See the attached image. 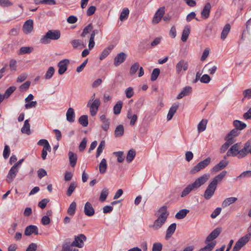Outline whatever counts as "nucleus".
<instances>
[{"instance_id": "8", "label": "nucleus", "mask_w": 251, "mask_h": 251, "mask_svg": "<svg viewBox=\"0 0 251 251\" xmlns=\"http://www.w3.org/2000/svg\"><path fill=\"white\" fill-rule=\"evenodd\" d=\"M100 105V100L99 99L95 100L92 102L90 101L87 103V106L90 108V112L92 116L96 115Z\"/></svg>"}, {"instance_id": "52", "label": "nucleus", "mask_w": 251, "mask_h": 251, "mask_svg": "<svg viewBox=\"0 0 251 251\" xmlns=\"http://www.w3.org/2000/svg\"><path fill=\"white\" fill-rule=\"evenodd\" d=\"M160 74V70L158 68H155L154 69H153L152 73H151V81H154L155 80L159 75Z\"/></svg>"}, {"instance_id": "16", "label": "nucleus", "mask_w": 251, "mask_h": 251, "mask_svg": "<svg viewBox=\"0 0 251 251\" xmlns=\"http://www.w3.org/2000/svg\"><path fill=\"white\" fill-rule=\"evenodd\" d=\"M221 229L220 228H217L213 230L210 234L206 237L205 243H207L210 241H213L220 234Z\"/></svg>"}, {"instance_id": "4", "label": "nucleus", "mask_w": 251, "mask_h": 251, "mask_svg": "<svg viewBox=\"0 0 251 251\" xmlns=\"http://www.w3.org/2000/svg\"><path fill=\"white\" fill-rule=\"evenodd\" d=\"M61 36L60 31L58 30H49L40 39L42 44H49L50 40H57Z\"/></svg>"}, {"instance_id": "27", "label": "nucleus", "mask_w": 251, "mask_h": 251, "mask_svg": "<svg viewBox=\"0 0 251 251\" xmlns=\"http://www.w3.org/2000/svg\"><path fill=\"white\" fill-rule=\"evenodd\" d=\"M71 43L74 49H76L77 48L82 49L86 47V45L83 43V42L79 39L73 40Z\"/></svg>"}, {"instance_id": "29", "label": "nucleus", "mask_w": 251, "mask_h": 251, "mask_svg": "<svg viewBox=\"0 0 251 251\" xmlns=\"http://www.w3.org/2000/svg\"><path fill=\"white\" fill-rule=\"evenodd\" d=\"M114 48V46L113 45H110L108 47H107L106 48L104 49L100 56V59L102 60L103 59H104V58H105L110 53V52H111V51Z\"/></svg>"}, {"instance_id": "23", "label": "nucleus", "mask_w": 251, "mask_h": 251, "mask_svg": "<svg viewBox=\"0 0 251 251\" xmlns=\"http://www.w3.org/2000/svg\"><path fill=\"white\" fill-rule=\"evenodd\" d=\"M211 4L210 3L207 2L204 6L203 10L201 12V15L202 18L206 19H207L209 16L210 10H211Z\"/></svg>"}, {"instance_id": "6", "label": "nucleus", "mask_w": 251, "mask_h": 251, "mask_svg": "<svg viewBox=\"0 0 251 251\" xmlns=\"http://www.w3.org/2000/svg\"><path fill=\"white\" fill-rule=\"evenodd\" d=\"M251 234H247L239 239L235 243L233 251H239L249 241Z\"/></svg>"}, {"instance_id": "26", "label": "nucleus", "mask_w": 251, "mask_h": 251, "mask_svg": "<svg viewBox=\"0 0 251 251\" xmlns=\"http://www.w3.org/2000/svg\"><path fill=\"white\" fill-rule=\"evenodd\" d=\"M68 156L70 165L71 167H74L76 165L77 159L76 154L70 151L68 152Z\"/></svg>"}, {"instance_id": "25", "label": "nucleus", "mask_w": 251, "mask_h": 251, "mask_svg": "<svg viewBox=\"0 0 251 251\" xmlns=\"http://www.w3.org/2000/svg\"><path fill=\"white\" fill-rule=\"evenodd\" d=\"M66 119L70 123H73L75 121V113L73 108L70 107L67 110L66 112Z\"/></svg>"}, {"instance_id": "15", "label": "nucleus", "mask_w": 251, "mask_h": 251, "mask_svg": "<svg viewBox=\"0 0 251 251\" xmlns=\"http://www.w3.org/2000/svg\"><path fill=\"white\" fill-rule=\"evenodd\" d=\"M216 189V188L209 183L204 192L203 197L207 200L210 199L213 196Z\"/></svg>"}, {"instance_id": "31", "label": "nucleus", "mask_w": 251, "mask_h": 251, "mask_svg": "<svg viewBox=\"0 0 251 251\" xmlns=\"http://www.w3.org/2000/svg\"><path fill=\"white\" fill-rule=\"evenodd\" d=\"M127 118L130 120V125L131 126H134L137 120V116L136 114H132L131 109L128 110Z\"/></svg>"}, {"instance_id": "11", "label": "nucleus", "mask_w": 251, "mask_h": 251, "mask_svg": "<svg viewBox=\"0 0 251 251\" xmlns=\"http://www.w3.org/2000/svg\"><path fill=\"white\" fill-rule=\"evenodd\" d=\"M165 13V7L163 6L159 8L156 13H155L153 19L152 20V23L153 24H158L163 18V16Z\"/></svg>"}, {"instance_id": "19", "label": "nucleus", "mask_w": 251, "mask_h": 251, "mask_svg": "<svg viewBox=\"0 0 251 251\" xmlns=\"http://www.w3.org/2000/svg\"><path fill=\"white\" fill-rule=\"evenodd\" d=\"M33 233L35 235L38 234V229L37 226L34 225L27 226L25 229V234L26 236H29Z\"/></svg>"}, {"instance_id": "24", "label": "nucleus", "mask_w": 251, "mask_h": 251, "mask_svg": "<svg viewBox=\"0 0 251 251\" xmlns=\"http://www.w3.org/2000/svg\"><path fill=\"white\" fill-rule=\"evenodd\" d=\"M190 33V27L188 25L184 26L181 35V40L183 42L187 41Z\"/></svg>"}, {"instance_id": "58", "label": "nucleus", "mask_w": 251, "mask_h": 251, "mask_svg": "<svg viewBox=\"0 0 251 251\" xmlns=\"http://www.w3.org/2000/svg\"><path fill=\"white\" fill-rule=\"evenodd\" d=\"M114 154H116L117 157V161L119 163L122 162L124 160V156L123 152L122 151H117L114 152Z\"/></svg>"}, {"instance_id": "38", "label": "nucleus", "mask_w": 251, "mask_h": 251, "mask_svg": "<svg viewBox=\"0 0 251 251\" xmlns=\"http://www.w3.org/2000/svg\"><path fill=\"white\" fill-rule=\"evenodd\" d=\"M73 245H72L71 243H64L62 245V249L61 251H78V250L77 249H73Z\"/></svg>"}, {"instance_id": "43", "label": "nucleus", "mask_w": 251, "mask_h": 251, "mask_svg": "<svg viewBox=\"0 0 251 251\" xmlns=\"http://www.w3.org/2000/svg\"><path fill=\"white\" fill-rule=\"evenodd\" d=\"M79 123L84 127H86L88 125V116L82 115L78 119Z\"/></svg>"}, {"instance_id": "9", "label": "nucleus", "mask_w": 251, "mask_h": 251, "mask_svg": "<svg viewBox=\"0 0 251 251\" xmlns=\"http://www.w3.org/2000/svg\"><path fill=\"white\" fill-rule=\"evenodd\" d=\"M86 240V237L83 234L75 236L74 241L71 243L74 247L81 248L83 247L84 241Z\"/></svg>"}, {"instance_id": "13", "label": "nucleus", "mask_w": 251, "mask_h": 251, "mask_svg": "<svg viewBox=\"0 0 251 251\" xmlns=\"http://www.w3.org/2000/svg\"><path fill=\"white\" fill-rule=\"evenodd\" d=\"M227 172L223 171L220 174L215 176L210 182V184L217 188V185L221 182L226 175Z\"/></svg>"}, {"instance_id": "14", "label": "nucleus", "mask_w": 251, "mask_h": 251, "mask_svg": "<svg viewBox=\"0 0 251 251\" xmlns=\"http://www.w3.org/2000/svg\"><path fill=\"white\" fill-rule=\"evenodd\" d=\"M19 171V169L14 165L11 168L7 176L6 181L8 183H11Z\"/></svg>"}, {"instance_id": "63", "label": "nucleus", "mask_w": 251, "mask_h": 251, "mask_svg": "<svg viewBox=\"0 0 251 251\" xmlns=\"http://www.w3.org/2000/svg\"><path fill=\"white\" fill-rule=\"evenodd\" d=\"M30 85V82L29 81H27L24 83H23L20 87V90L22 91H26L29 86Z\"/></svg>"}, {"instance_id": "5", "label": "nucleus", "mask_w": 251, "mask_h": 251, "mask_svg": "<svg viewBox=\"0 0 251 251\" xmlns=\"http://www.w3.org/2000/svg\"><path fill=\"white\" fill-rule=\"evenodd\" d=\"M211 161V159L209 157L206 158L205 159L202 161H200L190 170V173L191 174H195L201 170L204 169L210 164Z\"/></svg>"}, {"instance_id": "37", "label": "nucleus", "mask_w": 251, "mask_h": 251, "mask_svg": "<svg viewBox=\"0 0 251 251\" xmlns=\"http://www.w3.org/2000/svg\"><path fill=\"white\" fill-rule=\"evenodd\" d=\"M207 120L206 119H202L198 125V131L199 132H201L204 131L206 128L207 124Z\"/></svg>"}, {"instance_id": "20", "label": "nucleus", "mask_w": 251, "mask_h": 251, "mask_svg": "<svg viewBox=\"0 0 251 251\" xmlns=\"http://www.w3.org/2000/svg\"><path fill=\"white\" fill-rule=\"evenodd\" d=\"M84 212L86 215L88 216H92L95 213V210L92 204L89 202H87L84 206Z\"/></svg>"}, {"instance_id": "30", "label": "nucleus", "mask_w": 251, "mask_h": 251, "mask_svg": "<svg viewBox=\"0 0 251 251\" xmlns=\"http://www.w3.org/2000/svg\"><path fill=\"white\" fill-rule=\"evenodd\" d=\"M231 26L228 24H226L224 27L221 34V39L225 40L230 30Z\"/></svg>"}, {"instance_id": "53", "label": "nucleus", "mask_w": 251, "mask_h": 251, "mask_svg": "<svg viewBox=\"0 0 251 251\" xmlns=\"http://www.w3.org/2000/svg\"><path fill=\"white\" fill-rule=\"evenodd\" d=\"M125 93L126 95V97L127 98H131L133 95H134V91L133 89L131 87H128L126 90H125Z\"/></svg>"}, {"instance_id": "18", "label": "nucleus", "mask_w": 251, "mask_h": 251, "mask_svg": "<svg viewBox=\"0 0 251 251\" xmlns=\"http://www.w3.org/2000/svg\"><path fill=\"white\" fill-rule=\"evenodd\" d=\"M126 57V54L123 52L118 53L114 58V64L115 66H118L120 64L125 61Z\"/></svg>"}, {"instance_id": "54", "label": "nucleus", "mask_w": 251, "mask_h": 251, "mask_svg": "<svg viewBox=\"0 0 251 251\" xmlns=\"http://www.w3.org/2000/svg\"><path fill=\"white\" fill-rule=\"evenodd\" d=\"M47 151H51V147L47 146L43 147L42 151V158L43 160H45L47 155Z\"/></svg>"}, {"instance_id": "34", "label": "nucleus", "mask_w": 251, "mask_h": 251, "mask_svg": "<svg viewBox=\"0 0 251 251\" xmlns=\"http://www.w3.org/2000/svg\"><path fill=\"white\" fill-rule=\"evenodd\" d=\"M237 200V198L236 197H230L226 199L222 202V206L223 207H226L230 204L234 203Z\"/></svg>"}, {"instance_id": "2", "label": "nucleus", "mask_w": 251, "mask_h": 251, "mask_svg": "<svg viewBox=\"0 0 251 251\" xmlns=\"http://www.w3.org/2000/svg\"><path fill=\"white\" fill-rule=\"evenodd\" d=\"M249 144L246 143L244 148L240 149V144L236 143L232 145L226 152V156H236L238 158H242L247 155V149Z\"/></svg>"}, {"instance_id": "60", "label": "nucleus", "mask_w": 251, "mask_h": 251, "mask_svg": "<svg viewBox=\"0 0 251 251\" xmlns=\"http://www.w3.org/2000/svg\"><path fill=\"white\" fill-rule=\"evenodd\" d=\"M16 87L15 86H11L9 87L5 91L4 95L5 98H8L15 90Z\"/></svg>"}, {"instance_id": "7", "label": "nucleus", "mask_w": 251, "mask_h": 251, "mask_svg": "<svg viewBox=\"0 0 251 251\" xmlns=\"http://www.w3.org/2000/svg\"><path fill=\"white\" fill-rule=\"evenodd\" d=\"M188 68V63L184 60H180L176 65V73L178 75H182Z\"/></svg>"}, {"instance_id": "42", "label": "nucleus", "mask_w": 251, "mask_h": 251, "mask_svg": "<svg viewBox=\"0 0 251 251\" xmlns=\"http://www.w3.org/2000/svg\"><path fill=\"white\" fill-rule=\"evenodd\" d=\"M233 125L238 130L244 129L247 126L246 124L239 120L234 121Z\"/></svg>"}, {"instance_id": "36", "label": "nucleus", "mask_w": 251, "mask_h": 251, "mask_svg": "<svg viewBox=\"0 0 251 251\" xmlns=\"http://www.w3.org/2000/svg\"><path fill=\"white\" fill-rule=\"evenodd\" d=\"M216 245V241H213L209 243L204 247L201 248L199 251H211Z\"/></svg>"}, {"instance_id": "50", "label": "nucleus", "mask_w": 251, "mask_h": 251, "mask_svg": "<svg viewBox=\"0 0 251 251\" xmlns=\"http://www.w3.org/2000/svg\"><path fill=\"white\" fill-rule=\"evenodd\" d=\"M93 29V26L91 24H89L83 29V31L81 34V36L84 37L86 35L89 33Z\"/></svg>"}, {"instance_id": "41", "label": "nucleus", "mask_w": 251, "mask_h": 251, "mask_svg": "<svg viewBox=\"0 0 251 251\" xmlns=\"http://www.w3.org/2000/svg\"><path fill=\"white\" fill-rule=\"evenodd\" d=\"M107 169V163L105 159L103 158L99 165L100 172L101 174H103L106 172Z\"/></svg>"}, {"instance_id": "1", "label": "nucleus", "mask_w": 251, "mask_h": 251, "mask_svg": "<svg viewBox=\"0 0 251 251\" xmlns=\"http://www.w3.org/2000/svg\"><path fill=\"white\" fill-rule=\"evenodd\" d=\"M209 177V174H205L197 178L194 182L189 184L183 189L180 195L181 197L184 198L187 196L193 190L200 188L208 180Z\"/></svg>"}, {"instance_id": "62", "label": "nucleus", "mask_w": 251, "mask_h": 251, "mask_svg": "<svg viewBox=\"0 0 251 251\" xmlns=\"http://www.w3.org/2000/svg\"><path fill=\"white\" fill-rule=\"evenodd\" d=\"M37 101H31L29 102L26 103L25 105V108L26 109H28L33 107H35L37 105Z\"/></svg>"}, {"instance_id": "47", "label": "nucleus", "mask_w": 251, "mask_h": 251, "mask_svg": "<svg viewBox=\"0 0 251 251\" xmlns=\"http://www.w3.org/2000/svg\"><path fill=\"white\" fill-rule=\"evenodd\" d=\"M105 141L103 140L101 141L100 142V143L99 145V147L97 150V153H96V157L97 158H98L100 155V154L101 153V152H102V151L105 147Z\"/></svg>"}, {"instance_id": "22", "label": "nucleus", "mask_w": 251, "mask_h": 251, "mask_svg": "<svg viewBox=\"0 0 251 251\" xmlns=\"http://www.w3.org/2000/svg\"><path fill=\"white\" fill-rule=\"evenodd\" d=\"M192 92V87L190 86L185 87L180 93L177 95L176 98L177 99H181L185 96L189 95Z\"/></svg>"}, {"instance_id": "61", "label": "nucleus", "mask_w": 251, "mask_h": 251, "mask_svg": "<svg viewBox=\"0 0 251 251\" xmlns=\"http://www.w3.org/2000/svg\"><path fill=\"white\" fill-rule=\"evenodd\" d=\"M211 80L210 77L208 75H203L200 78V81L202 83H208Z\"/></svg>"}, {"instance_id": "64", "label": "nucleus", "mask_w": 251, "mask_h": 251, "mask_svg": "<svg viewBox=\"0 0 251 251\" xmlns=\"http://www.w3.org/2000/svg\"><path fill=\"white\" fill-rule=\"evenodd\" d=\"M222 210L221 208L217 207L216 208L214 211L211 214V217L213 219L216 218L221 213Z\"/></svg>"}, {"instance_id": "33", "label": "nucleus", "mask_w": 251, "mask_h": 251, "mask_svg": "<svg viewBox=\"0 0 251 251\" xmlns=\"http://www.w3.org/2000/svg\"><path fill=\"white\" fill-rule=\"evenodd\" d=\"M189 212V210L188 209H182L176 213L175 218L178 220L182 219L186 216Z\"/></svg>"}, {"instance_id": "28", "label": "nucleus", "mask_w": 251, "mask_h": 251, "mask_svg": "<svg viewBox=\"0 0 251 251\" xmlns=\"http://www.w3.org/2000/svg\"><path fill=\"white\" fill-rule=\"evenodd\" d=\"M176 227V225L175 223H173L168 227L166 230V238H170L172 235L175 232Z\"/></svg>"}, {"instance_id": "35", "label": "nucleus", "mask_w": 251, "mask_h": 251, "mask_svg": "<svg viewBox=\"0 0 251 251\" xmlns=\"http://www.w3.org/2000/svg\"><path fill=\"white\" fill-rule=\"evenodd\" d=\"M124 133V127L122 125H118L114 131V135L116 137H121Z\"/></svg>"}, {"instance_id": "17", "label": "nucleus", "mask_w": 251, "mask_h": 251, "mask_svg": "<svg viewBox=\"0 0 251 251\" xmlns=\"http://www.w3.org/2000/svg\"><path fill=\"white\" fill-rule=\"evenodd\" d=\"M228 162L226 160H223L212 169L211 172L216 173L224 169L228 165Z\"/></svg>"}, {"instance_id": "51", "label": "nucleus", "mask_w": 251, "mask_h": 251, "mask_svg": "<svg viewBox=\"0 0 251 251\" xmlns=\"http://www.w3.org/2000/svg\"><path fill=\"white\" fill-rule=\"evenodd\" d=\"M76 187V183L74 182H72L70 184V185L67 190V195L68 196H70L72 195V194L73 193V192L74 191V190H75Z\"/></svg>"}, {"instance_id": "48", "label": "nucleus", "mask_w": 251, "mask_h": 251, "mask_svg": "<svg viewBox=\"0 0 251 251\" xmlns=\"http://www.w3.org/2000/svg\"><path fill=\"white\" fill-rule=\"evenodd\" d=\"M108 189L106 188H103L102 190L100 195V197L99 198L100 201L101 202L104 201L106 200V199L108 196Z\"/></svg>"}, {"instance_id": "32", "label": "nucleus", "mask_w": 251, "mask_h": 251, "mask_svg": "<svg viewBox=\"0 0 251 251\" xmlns=\"http://www.w3.org/2000/svg\"><path fill=\"white\" fill-rule=\"evenodd\" d=\"M21 132L23 133L26 134L27 135H30L31 134L30 124L29 123L28 120L25 121L24 126L21 128Z\"/></svg>"}, {"instance_id": "10", "label": "nucleus", "mask_w": 251, "mask_h": 251, "mask_svg": "<svg viewBox=\"0 0 251 251\" xmlns=\"http://www.w3.org/2000/svg\"><path fill=\"white\" fill-rule=\"evenodd\" d=\"M22 30L25 34H28L33 30V21L29 19L26 21L22 27Z\"/></svg>"}, {"instance_id": "39", "label": "nucleus", "mask_w": 251, "mask_h": 251, "mask_svg": "<svg viewBox=\"0 0 251 251\" xmlns=\"http://www.w3.org/2000/svg\"><path fill=\"white\" fill-rule=\"evenodd\" d=\"M54 68L51 66L50 67L44 75L45 79L47 80L50 79L54 75Z\"/></svg>"}, {"instance_id": "59", "label": "nucleus", "mask_w": 251, "mask_h": 251, "mask_svg": "<svg viewBox=\"0 0 251 251\" xmlns=\"http://www.w3.org/2000/svg\"><path fill=\"white\" fill-rule=\"evenodd\" d=\"M139 64L138 63H135L134 64H133L130 69V74L131 75H134L135 74V73L137 72L138 69H139Z\"/></svg>"}, {"instance_id": "56", "label": "nucleus", "mask_w": 251, "mask_h": 251, "mask_svg": "<svg viewBox=\"0 0 251 251\" xmlns=\"http://www.w3.org/2000/svg\"><path fill=\"white\" fill-rule=\"evenodd\" d=\"M10 152V150L9 146L6 145L4 146L3 152V156L4 159H7L9 155Z\"/></svg>"}, {"instance_id": "21", "label": "nucleus", "mask_w": 251, "mask_h": 251, "mask_svg": "<svg viewBox=\"0 0 251 251\" xmlns=\"http://www.w3.org/2000/svg\"><path fill=\"white\" fill-rule=\"evenodd\" d=\"M179 106L178 103H174L172 106L170 107L168 115H167V120L170 121L171 120L174 114L176 113L177 109H178Z\"/></svg>"}, {"instance_id": "45", "label": "nucleus", "mask_w": 251, "mask_h": 251, "mask_svg": "<svg viewBox=\"0 0 251 251\" xmlns=\"http://www.w3.org/2000/svg\"><path fill=\"white\" fill-rule=\"evenodd\" d=\"M129 13V11L128 8H125L123 9L120 16V20L121 21H124L127 19Z\"/></svg>"}, {"instance_id": "44", "label": "nucleus", "mask_w": 251, "mask_h": 251, "mask_svg": "<svg viewBox=\"0 0 251 251\" xmlns=\"http://www.w3.org/2000/svg\"><path fill=\"white\" fill-rule=\"evenodd\" d=\"M136 155L135 151L133 149L130 150L126 155V160L128 163L131 162L135 157Z\"/></svg>"}, {"instance_id": "40", "label": "nucleus", "mask_w": 251, "mask_h": 251, "mask_svg": "<svg viewBox=\"0 0 251 251\" xmlns=\"http://www.w3.org/2000/svg\"><path fill=\"white\" fill-rule=\"evenodd\" d=\"M123 106V102L119 100L117 102L113 108L114 113L116 115L119 114L121 112Z\"/></svg>"}, {"instance_id": "46", "label": "nucleus", "mask_w": 251, "mask_h": 251, "mask_svg": "<svg viewBox=\"0 0 251 251\" xmlns=\"http://www.w3.org/2000/svg\"><path fill=\"white\" fill-rule=\"evenodd\" d=\"M76 206V203L75 201L72 202L67 210V213L71 216L74 215L75 212Z\"/></svg>"}, {"instance_id": "57", "label": "nucleus", "mask_w": 251, "mask_h": 251, "mask_svg": "<svg viewBox=\"0 0 251 251\" xmlns=\"http://www.w3.org/2000/svg\"><path fill=\"white\" fill-rule=\"evenodd\" d=\"M101 123H102V124L101 126V128L104 131L107 132L108 130V129H109L110 120L103 121V122H102Z\"/></svg>"}, {"instance_id": "3", "label": "nucleus", "mask_w": 251, "mask_h": 251, "mask_svg": "<svg viewBox=\"0 0 251 251\" xmlns=\"http://www.w3.org/2000/svg\"><path fill=\"white\" fill-rule=\"evenodd\" d=\"M157 213H158L157 216V218L151 226L152 228L155 230H157L161 228L166 222L169 214L167 211V206L166 205L161 206L157 211Z\"/></svg>"}, {"instance_id": "49", "label": "nucleus", "mask_w": 251, "mask_h": 251, "mask_svg": "<svg viewBox=\"0 0 251 251\" xmlns=\"http://www.w3.org/2000/svg\"><path fill=\"white\" fill-rule=\"evenodd\" d=\"M33 50V48L29 47H23L20 48L19 52V54H23L25 53H29Z\"/></svg>"}, {"instance_id": "55", "label": "nucleus", "mask_w": 251, "mask_h": 251, "mask_svg": "<svg viewBox=\"0 0 251 251\" xmlns=\"http://www.w3.org/2000/svg\"><path fill=\"white\" fill-rule=\"evenodd\" d=\"M162 245L159 242L154 243L153 244L152 251H161Z\"/></svg>"}, {"instance_id": "12", "label": "nucleus", "mask_w": 251, "mask_h": 251, "mask_svg": "<svg viewBox=\"0 0 251 251\" xmlns=\"http://www.w3.org/2000/svg\"><path fill=\"white\" fill-rule=\"evenodd\" d=\"M70 63L68 59H64L59 61L57 64L59 68L58 72L60 75H63L67 70V66Z\"/></svg>"}]
</instances>
